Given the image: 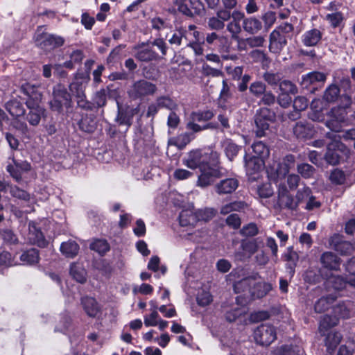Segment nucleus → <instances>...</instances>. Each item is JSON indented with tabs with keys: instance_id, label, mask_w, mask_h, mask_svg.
Segmentation results:
<instances>
[{
	"instance_id": "nucleus-29",
	"label": "nucleus",
	"mask_w": 355,
	"mask_h": 355,
	"mask_svg": "<svg viewBox=\"0 0 355 355\" xmlns=\"http://www.w3.org/2000/svg\"><path fill=\"white\" fill-rule=\"evenodd\" d=\"M89 248L103 257L110 250V245L106 239H96L90 243Z\"/></svg>"
},
{
	"instance_id": "nucleus-56",
	"label": "nucleus",
	"mask_w": 355,
	"mask_h": 355,
	"mask_svg": "<svg viewBox=\"0 0 355 355\" xmlns=\"http://www.w3.org/2000/svg\"><path fill=\"white\" fill-rule=\"evenodd\" d=\"M240 148L232 141H228L225 146V153L229 159L232 160L237 155Z\"/></svg>"
},
{
	"instance_id": "nucleus-20",
	"label": "nucleus",
	"mask_w": 355,
	"mask_h": 355,
	"mask_svg": "<svg viewBox=\"0 0 355 355\" xmlns=\"http://www.w3.org/2000/svg\"><path fill=\"white\" fill-rule=\"evenodd\" d=\"M4 108L14 119L23 116L26 112L23 103L17 98H12L7 101Z\"/></svg>"
},
{
	"instance_id": "nucleus-48",
	"label": "nucleus",
	"mask_w": 355,
	"mask_h": 355,
	"mask_svg": "<svg viewBox=\"0 0 355 355\" xmlns=\"http://www.w3.org/2000/svg\"><path fill=\"white\" fill-rule=\"evenodd\" d=\"M257 130L256 135L259 137H261L266 135V131L268 130L269 123L268 120L261 119L260 117H255L254 119Z\"/></svg>"
},
{
	"instance_id": "nucleus-51",
	"label": "nucleus",
	"mask_w": 355,
	"mask_h": 355,
	"mask_svg": "<svg viewBox=\"0 0 355 355\" xmlns=\"http://www.w3.org/2000/svg\"><path fill=\"white\" fill-rule=\"evenodd\" d=\"M347 114L345 109L339 106L332 108L329 112L331 117L340 122H343L345 120Z\"/></svg>"
},
{
	"instance_id": "nucleus-63",
	"label": "nucleus",
	"mask_w": 355,
	"mask_h": 355,
	"mask_svg": "<svg viewBox=\"0 0 355 355\" xmlns=\"http://www.w3.org/2000/svg\"><path fill=\"white\" fill-rule=\"evenodd\" d=\"M143 74L144 78L147 80H156L159 77L158 70L155 67L152 66L144 67Z\"/></svg>"
},
{
	"instance_id": "nucleus-34",
	"label": "nucleus",
	"mask_w": 355,
	"mask_h": 355,
	"mask_svg": "<svg viewBox=\"0 0 355 355\" xmlns=\"http://www.w3.org/2000/svg\"><path fill=\"white\" fill-rule=\"evenodd\" d=\"M70 275L76 282L84 284L87 281V272L85 269L79 267L76 263L71 264Z\"/></svg>"
},
{
	"instance_id": "nucleus-43",
	"label": "nucleus",
	"mask_w": 355,
	"mask_h": 355,
	"mask_svg": "<svg viewBox=\"0 0 355 355\" xmlns=\"http://www.w3.org/2000/svg\"><path fill=\"white\" fill-rule=\"evenodd\" d=\"M342 335L337 331H331L326 336L325 343L328 348L334 349L341 341Z\"/></svg>"
},
{
	"instance_id": "nucleus-33",
	"label": "nucleus",
	"mask_w": 355,
	"mask_h": 355,
	"mask_svg": "<svg viewBox=\"0 0 355 355\" xmlns=\"http://www.w3.org/2000/svg\"><path fill=\"white\" fill-rule=\"evenodd\" d=\"M340 89L338 85L331 84L325 89L323 100L327 103H334L340 96Z\"/></svg>"
},
{
	"instance_id": "nucleus-55",
	"label": "nucleus",
	"mask_w": 355,
	"mask_h": 355,
	"mask_svg": "<svg viewBox=\"0 0 355 355\" xmlns=\"http://www.w3.org/2000/svg\"><path fill=\"white\" fill-rule=\"evenodd\" d=\"M94 266L98 270L105 275H110L112 272L110 263L105 259L96 261Z\"/></svg>"
},
{
	"instance_id": "nucleus-5",
	"label": "nucleus",
	"mask_w": 355,
	"mask_h": 355,
	"mask_svg": "<svg viewBox=\"0 0 355 355\" xmlns=\"http://www.w3.org/2000/svg\"><path fill=\"white\" fill-rule=\"evenodd\" d=\"M215 114L216 112L212 110L192 112L190 115L191 121L187 123L186 128L193 132H199L208 129L216 130L219 128L217 122H209L203 125L196 123V122L209 121L213 119Z\"/></svg>"
},
{
	"instance_id": "nucleus-12",
	"label": "nucleus",
	"mask_w": 355,
	"mask_h": 355,
	"mask_svg": "<svg viewBox=\"0 0 355 355\" xmlns=\"http://www.w3.org/2000/svg\"><path fill=\"white\" fill-rule=\"evenodd\" d=\"M80 305L89 318H99L102 315L103 306L94 297L83 296L80 298Z\"/></svg>"
},
{
	"instance_id": "nucleus-1",
	"label": "nucleus",
	"mask_w": 355,
	"mask_h": 355,
	"mask_svg": "<svg viewBox=\"0 0 355 355\" xmlns=\"http://www.w3.org/2000/svg\"><path fill=\"white\" fill-rule=\"evenodd\" d=\"M182 164L191 170L199 169L197 184L200 187L211 185L224 175L220 154L211 148L190 150L182 159Z\"/></svg>"
},
{
	"instance_id": "nucleus-14",
	"label": "nucleus",
	"mask_w": 355,
	"mask_h": 355,
	"mask_svg": "<svg viewBox=\"0 0 355 355\" xmlns=\"http://www.w3.org/2000/svg\"><path fill=\"white\" fill-rule=\"evenodd\" d=\"M252 149L254 153V159H251L246 163V166L249 167L252 163L257 166V168L259 169L263 164V159L269 155V149L265 144L261 141H257L252 144Z\"/></svg>"
},
{
	"instance_id": "nucleus-2",
	"label": "nucleus",
	"mask_w": 355,
	"mask_h": 355,
	"mask_svg": "<svg viewBox=\"0 0 355 355\" xmlns=\"http://www.w3.org/2000/svg\"><path fill=\"white\" fill-rule=\"evenodd\" d=\"M53 98L49 102L51 112L58 115L62 121L76 120V111L71 94L64 85H55L52 92Z\"/></svg>"
},
{
	"instance_id": "nucleus-45",
	"label": "nucleus",
	"mask_w": 355,
	"mask_h": 355,
	"mask_svg": "<svg viewBox=\"0 0 355 355\" xmlns=\"http://www.w3.org/2000/svg\"><path fill=\"white\" fill-rule=\"evenodd\" d=\"M178 218L180 225L182 227L193 225L196 222V217L188 211H182Z\"/></svg>"
},
{
	"instance_id": "nucleus-26",
	"label": "nucleus",
	"mask_w": 355,
	"mask_h": 355,
	"mask_svg": "<svg viewBox=\"0 0 355 355\" xmlns=\"http://www.w3.org/2000/svg\"><path fill=\"white\" fill-rule=\"evenodd\" d=\"M320 261L324 267L330 270H337L340 265L338 257L331 252H324L321 255Z\"/></svg>"
},
{
	"instance_id": "nucleus-64",
	"label": "nucleus",
	"mask_w": 355,
	"mask_h": 355,
	"mask_svg": "<svg viewBox=\"0 0 355 355\" xmlns=\"http://www.w3.org/2000/svg\"><path fill=\"white\" fill-rule=\"evenodd\" d=\"M208 26L212 30L220 31L224 28L225 23L220 20L217 16L210 17L208 20Z\"/></svg>"
},
{
	"instance_id": "nucleus-4",
	"label": "nucleus",
	"mask_w": 355,
	"mask_h": 355,
	"mask_svg": "<svg viewBox=\"0 0 355 355\" xmlns=\"http://www.w3.org/2000/svg\"><path fill=\"white\" fill-rule=\"evenodd\" d=\"M228 10L226 8L219 10L216 16L223 22L232 18V21L228 24L227 29L232 34V38L236 40L239 46L242 49V45H244V39L240 37L239 34L241 33V28H244V14L238 11H234L231 14Z\"/></svg>"
},
{
	"instance_id": "nucleus-54",
	"label": "nucleus",
	"mask_w": 355,
	"mask_h": 355,
	"mask_svg": "<svg viewBox=\"0 0 355 355\" xmlns=\"http://www.w3.org/2000/svg\"><path fill=\"white\" fill-rule=\"evenodd\" d=\"M334 316L347 319L350 317V311L345 304H340L334 308Z\"/></svg>"
},
{
	"instance_id": "nucleus-61",
	"label": "nucleus",
	"mask_w": 355,
	"mask_h": 355,
	"mask_svg": "<svg viewBox=\"0 0 355 355\" xmlns=\"http://www.w3.org/2000/svg\"><path fill=\"white\" fill-rule=\"evenodd\" d=\"M312 196L311 190L308 187H304L301 189H299L296 193L295 198L297 200V205L303 202L304 200L309 198Z\"/></svg>"
},
{
	"instance_id": "nucleus-18",
	"label": "nucleus",
	"mask_w": 355,
	"mask_h": 355,
	"mask_svg": "<svg viewBox=\"0 0 355 355\" xmlns=\"http://www.w3.org/2000/svg\"><path fill=\"white\" fill-rule=\"evenodd\" d=\"M327 79L325 73L319 71H312L302 76L300 85L304 88H308L311 85L318 83H324Z\"/></svg>"
},
{
	"instance_id": "nucleus-22",
	"label": "nucleus",
	"mask_w": 355,
	"mask_h": 355,
	"mask_svg": "<svg viewBox=\"0 0 355 355\" xmlns=\"http://www.w3.org/2000/svg\"><path fill=\"white\" fill-rule=\"evenodd\" d=\"M289 171L282 162H279L267 170L268 175L270 180L277 181L286 177Z\"/></svg>"
},
{
	"instance_id": "nucleus-53",
	"label": "nucleus",
	"mask_w": 355,
	"mask_h": 355,
	"mask_svg": "<svg viewBox=\"0 0 355 355\" xmlns=\"http://www.w3.org/2000/svg\"><path fill=\"white\" fill-rule=\"evenodd\" d=\"M329 179L332 183L340 185L345 181V175L343 171L336 168L331 173Z\"/></svg>"
},
{
	"instance_id": "nucleus-47",
	"label": "nucleus",
	"mask_w": 355,
	"mask_h": 355,
	"mask_svg": "<svg viewBox=\"0 0 355 355\" xmlns=\"http://www.w3.org/2000/svg\"><path fill=\"white\" fill-rule=\"evenodd\" d=\"M327 283L328 286L338 291L345 288L347 284L346 280L340 276H331Z\"/></svg>"
},
{
	"instance_id": "nucleus-3",
	"label": "nucleus",
	"mask_w": 355,
	"mask_h": 355,
	"mask_svg": "<svg viewBox=\"0 0 355 355\" xmlns=\"http://www.w3.org/2000/svg\"><path fill=\"white\" fill-rule=\"evenodd\" d=\"M326 137L331 140L327 145L325 160L331 165H337L351 156V150L340 141V137L333 132H327Z\"/></svg>"
},
{
	"instance_id": "nucleus-37",
	"label": "nucleus",
	"mask_w": 355,
	"mask_h": 355,
	"mask_svg": "<svg viewBox=\"0 0 355 355\" xmlns=\"http://www.w3.org/2000/svg\"><path fill=\"white\" fill-rule=\"evenodd\" d=\"M87 84V83L73 80L69 85L71 94L75 96V98L83 96L85 94V90Z\"/></svg>"
},
{
	"instance_id": "nucleus-30",
	"label": "nucleus",
	"mask_w": 355,
	"mask_h": 355,
	"mask_svg": "<svg viewBox=\"0 0 355 355\" xmlns=\"http://www.w3.org/2000/svg\"><path fill=\"white\" fill-rule=\"evenodd\" d=\"M322 33L318 29H312L306 31L303 35V42L306 46H313L316 45L321 40Z\"/></svg>"
},
{
	"instance_id": "nucleus-24",
	"label": "nucleus",
	"mask_w": 355,
	"mask_h": 355,
	"mask_svg": "<svg viewBox=\"0 0 355 355\" xmlns=\"http://www.w3.org/2000/svg\"><path fill=\"white\" fill-rule=\"evenodd\" d=\"M236 302L241 307L244 306V296L241 295L236 297ZM244 315V310L242 308L232 309L225 314L226 320L230 322H233L239 320L241 321V317Z\"/></svg>"
},
{
	"instance_id": "nucleus-10",
	"label": "nucleus",
	"mask_w": 355,
	"mask_h": 355,
	"mask_svg": "<svg viewBox=\"0 0 355 355\" xmlns=\"http://www.w3.org/2000/svg\"><path fill=\"white\" fill-rule=\"evenodd\" d=\"M245 284L249 286V293L252 299L263 297L272 289L271 285L262 282L260 277L245 278Z\"/></svg>"
},
{
	"instance_id": "nucleus-9",
	"label": "nucleus",
	"mask_w": 355,
	"mask_h": 355,
	"mask_svg": "<svg viewBox=\"0 0 355 355\" xmlns=\"http://www.w3.org/2000/svg\"><path fill=\"white\" fill-rule=\"evenodd\" d=\"M157 89L155 84L141 79L133 83L128 92V95L132 100L142 99L146 96L153 95Z\"/></svg>"
},
{
	"instance_id": "nucleus-7",
	"label": "nucleus",
	"mask_w": 355,
	"mask_h": 355,
	"mask_svg": "<svg viewBox=\"0 0 355 355\" xmlns=\"http://www.w3.org/2000/svg\"><path fill=\"white\" fill-rule=\"evenodd\" d=\"M31 169L30 162L27 160L17 159L13 152L9 156L6 171L17 182H20L22 180L23 174L30 172Z\"/></svg>"
},
{
	"instance_id": "nucleus-60",
	"label": "nucleus",
	"mask_w": 355,
	"mask_h": 355,
	"mask_svg": "<svg viewBox=\"0 0 355 355\" xmlns=\"http://www.w3.org/2000/svg\"><path fill=\"white\" fill-rule=\"evenodd\" d=\"M77 107L86 111H94L92 101L86 98V95L81 97H76Z\"/></svg>"
},
{
	"instance_id": "nucleus-39",
	"label": "nucleus",
	"mask_w": 355,
	"mask_h": 355,
	"mask_svg": "<svg viewBox=\"0 0 355 355\" xmlns=\"http://www.w3.org/2000/svg\"><path fill=\"white\" fill-rule=\"evenodd\" d=\"M255 193L261 198H268L272 196L273 189L269 182L263 183L254 189Z\"/></svg>"
},
{
	"instance_id": "nucleus-50",
	"label": "nucleus",
	"mask_w": 355,
	"mask_h": 355,
	"mask_svg": "<svg viewBox=\"0 0 355 355\" xmlns=\"http://www.w3.org/2000/svg\"><path fill=\"white\" fill-rule=\"evenodd\" d=\"M279 86L282 93L295 94L298 91L296 85L288 80L281 81Z\"/></svg>"
},
{
	"instance_id": "nucleus-13",
	"label": "nucleus",
	"mask_w": 355,
	"mask_h": 355,
	"mask_svg": "<svg viewBox=\"0 0 355 355\" xmlns=\"http://www.w3.org/2000/svg\"><path fill=\"white\" fill-rule=\"evenodd\" d=\"M76 125L80 131L92 134L97 128L98 121L96 116L93 114H83L80 118L78 119L77 112L76 111Z\"/></svg>"
},
{
	"instance_id": "nucleus-40",
	"label": "nucleus",
	"mask_w": 355,
	"mask_h": 355,
	"mask_svg": "<svg viewBox=\"0 0 355 355\" xmlns=\"http://www.w3.org/2000/svg\"><path fill=\"white\" fill-rule=\"evenodd\" d=\"M41 107H32L26 114V119L33 126L37 125L41 120Z\"/></svg>"
},
{
	"instance_id": "nucleus-38",
	"label": "nucleus",
	"mask_w": 355,
	"mask_h": 355,
	"mask_svg": "<svg viewBox=\"0 0 355 355\" xmlns=\"http://www.w3.org/2000/svg\"><path fill=\"white\" fill-rule=\"evenodd\" d=\"M9 193L12 197L28 202L31 199L30 193L16 185H10Z\"/></svg>"
},
{
	"instance_id": "nucleus-62",
	"label": "nucleus",
	"mask_w": 355,
	"mask_h": 355,
	"mask_svg": "<svg viewBox=\"0 0 355 355\" xmlns=\"http://www.w3.org/2000/svg\"><path fill=\"white\" fill-rule=\"evenodd\" d=\"M197 303L200 306H206L212 302V296L209 292H202L196 297Z\"/></svg>"
},
{
	"instance_id": "nucleus-49",
	"label": "nucleus",
	"mask_w": 355,
	"mask_h": 355,
	"mask_svg": "<svg viewBox=\"0 0 355 355\" xmlns=\"http://www.w3.org/2000/svg\"><path fill=\"white\" fill-rule=\"evenodd\" d=\"M0 236L6 243L16 244L18 243V239L12 230L10 229H3L0 231Z\"/></svg>"
},
{
	"instance_id": "nucleus-23",
	"label": "nucleus",
	"mask_w": 355,
	"mask_h": 355,
	"mask_svg": "<svg viewBox=\"0 0 355 355\" xmlns=\"http://www.w3.org/2000/svg\"><path fill=\"white\" fill-rule=\"evenodd\" d=\"M80 250L79 245L73 240H68L62 242L60 250L66 258L73 259L77 256Z\"/></svg>"
},
{
	"instance_id": "nucleus-21",
	"label": "nucleus",
	"mask_w": 355,
	"mask_h": 355,
	"mask_svg": "<svg viewBox=\"0 0 355 355\" xmlns=\"http://www.w3.org/2000/svg\"><path fill=\"white\" fill-rule=\"evenodd\" d=\"M278 198L279 205L288 209H296L298 205L297 201L295 202L293 196L288 194L287 189L285 186H282L278 191Z\"/></svg>"
},
{
	"instance_id": "nucleus-46",
	"label": "nucleus",
	"mask_w": 355,
	"mask_h": 355,
	"mask_svg": "<svg viewBox=\"0 0 355 355\" xmlns=\"http://www.w3.org/2000/svg\"><path fill=\"white\" fill-rule=\"evenodd\" d=\"M297 171L302 178L307 179L313 175L315 169L313 166L309 164L302 163L297 164Z\"/></svg>"
},
{
	"instance_id": "nucleus-25",
	"label": "nucleus",
	"mask_w": 355,
	"mask_h": 355,
	"mask_svg": "<svg viewBox=\"0 0 355 355\" xmlns=\"http://www.w3.org/2000/svg\"><path fill=\"white\" fill-rule=\"evenodd\" d=\"M135 58L141 62H148L159 59L158 53L151 48L138 49L135 54Z\"/></svg>"
},
{
	"instance_id": "nucleus-32",
	"label": "nucleus",
	"mask_w": 355,
	"mask_h": 355,
	"mask_svg": "<svg viewBox=\"0 0 355 355\" xmlns=\"http://www.w3.org/2000/svg\"><path fill=\"white\" fill-rule=\"evenodd\" d=\"M270 49H281L286 44V38L285 35L279 33L278 31H273L270 35Z\"/></svg>"
},
{
	"instance_id": "nucleus-19",
	"label": "nucleus",
	"mask_w": 355,
	"mask_h": 355,
	"mask_svg": "<svg viewBox=\"0 0 355 355\" xmlns=\"http://www.w3.org/2000/svg\"><path fill=\"white\" fill-rule=\"evenodd\" d=\"M293 133L297 138L308 139L313 137L315 130L311 123L300 121L293 127Z\"/></svg>"
},
{
	"instance_id": "nucleus-42",
	"label": "nucleus",
	"mask_w": 355,
	"mask_h": 355,
	"mask_svg": "<svg viewBox=\"0 0 355 355\" xmlns=\"http://www.w3.org/2000/svg\"><path fill=\"white\" fill-rule=\"evenodd\" d=\"M157 104L159 107L166 108L169 110L177 109V103L169 96H162L157 98Z\"/></svg>"
},
{
	"instance_id": "nucleus-28",
	"label": "nucleus",
	"mask_w": 355,
	"mask_h": 355,
	"mask_svg": "<svg viewBox=\"0 0 355 355\" xmlns=\"http://www.w3.org/2000/svg\"><path fill=\"white\" fill-rule=\"evenodd\" d=\"M19 259L24 264H36L40 261V251L35 248H30L24 251Z\"/></svg>"
},
{
	"instance_id": "nucleus-58",
	"label": "nucleus",
	"mask_w": 355,
	"mask_h": 355,
	"mask_svg": "<svg viewBox=\"0 0 355 355\" xmlns=\"http://www.w3.org/2000/svg\"><path fill=\"white\" fill-rule=\"evenodd\" d=\"M236 272L234 270L230 274V279L233 280V289L236 293H241L244 291L243 280L244 277L241 278L239 280H236Z\"/></svg>"
},
{
	"instance_id": "nucleus-52",
	"label": "nucleus",
	"mask_w": 355,
	"mask_h": 355,
	"mask_svg": "<svg viewBox=\"0 0 355 355\" xmlns=\"http://www.w3.org/2000/svg\"><path fill=\"white\" fill-rule=\"evenodd\" d=\"M261 28V23L255 18H250L245 20V31L255 33Z\"/></svg>"
},
{
	"instance_id": "nucleus-8",
	"label": "nucleus",
	"mask_w": 355,
	"mask_h": 355,
	"mask_svg": "<svg viewBox=\"0 0 355 355\" xmlns=\"http://www.w3.org/2000/svg\"><path fill=\"white\" fill-rule=\"evenodd\" d=\"M117 104V114L116 121L119 125H125V131H128L133 123V118L140 112V104L136 106L122 105L119 101Z\"/></svg>"
},
{
	"instance_id": "nucleus-57",
	"label": "nucleus",
	"mask_w": 355,
	"mask_h": 355,
	"mask_svg": "<svg viewBox=\"0 0 355 355\" xmlns=\"http://www.w3.org/2000/svg\"><path fill=\"white\" fill-rule=\"evenodd\" d=\"M309 105L308 99L304 96H298L293 101V108L295 111L302 112L306 110Z\"/></svg>"
},
{
	"instance_id": "nucleus-11",
	"label": "nucleus",
	"mask_w": 355,
	"mask_h": 355,
	"mask_svg": "<svg viewBox=\"0 0 355 355\" xmlns=\"http://www.w3.org/2000/svg\"><path fill=\"white\" fill-rule=\"evenodd\" d=\"M277 338L275 327L270 324H261L254 331V338L257 343L268 346Z\"/></svg>"
},
{
	"instance_id": "nucleus-27",
	"label": "nucleus",
	"mask_w": 355,
	"mask_h": 355,
	"mask_svg": "<svg viewBox=\"0 0 355 355\" xmlns=\"http://www.w3.org/2000/svg\"><path fill=\"white\" fill-rule=\"evenodd\" d=\"M338 324V318L329 315H324L319 324V332L321 336H326V332Z\"/></svg>"
},
{
	"instance_id": "nucleus-41",
	"label": "nucleus",
	"mask_w": 355,
	"mask_h": 355,
	"mask_svg": "<svg viewBox=\"0 0 355 355\" xmlns=\"http://www.w3.org/2000/svg\"><path fill=\"white\" fill-rule=\"evenodd\" d=\"M336 300L335 297L331 295L322 297L320 298L315 304V311L317 313H322L328 309L331 303Z\"/></svg>"
},
{
	"instance_id": "nucleus-44",
	"label": "nucleus",
	"mask_w": 355,
	"mask_h": 355,
	"mask_svg": "<svg viewBox=\"0 0 355 355\" xmlns=\"http://www.w3.org/2000/svg\"><path fill=\"white\" fill-rule=\"evenodd\" d=\"M182 38H184L186 40H189L187 38V29L183 27H180L172 35L171 37L168 40V42L171 44L180 46Z\"/></svg>"
},
{
	"instance_id": "nucleus-59",
	"label": "nucleus",
	"mask_w": 355,
	"mask_h": 355,
	"mask_svg": "<svg viewBox=\"0 0 355 355\" xmlns=\"http://www.w3.org/2000/svg\"><path fill=\"white\" fill-rule=\"evenodd\" d=\"M263 79L268 84L274 86V85H279L281 83V76L278 73H271L266 72L263 74Z\"/></svg>"
},
{
	"instance_id": "nucleus-35",
	"label": "nucleus",
	"mask_w": 355,
	"mask_h": 355,
	"mask_svg": "<svg viewBox=\"0 0 355 355\" xmlns=\"http://www.w3.org/2000/svg\"><path fill=\"white\" fill-rule=\"evenodd\" d=\"M187 32V38L189 39L187 40L188 42L205 43V34L203 32L198 31L196 25H189Z\"/></svg>"
},
{
	"instance_id": "nucleus-31",
	"label": "nucleus",
	"mask_w": 355,
	"mask_h": 355,
	"mask_svg": "<svg viewBox=\"0 0 355 355\" xmlns=\"http://www.w3.org/2000/svg\"><path fill=\"white\" fill-rule=\"evenodd\" d=\"M126 47L125 44H121L114 47L109 53L107 58V64L109 66H114L122 58V50Z\"/></svg>"
},
{
	"instance_id": "nucleus-16",
	"label": "nucleus",
	"mask_w": 355,
	"mask_h": 355,
	"mask_svg": "<svg viewBox=\"0 0 355 355\" xmlns=\"http://www.w3.org/2000/svg\"><path fill=\"white\" fill-rule=\"evenodd\" d=\"M29 239L33 245L41 248H46L49 245L41 229L37 227L33 222L29 223Z\"/></svg>"
},
{
	"instance_id": "nucleus-17",
	"label": "nucleus",
	"mask_w": 355,
	"mask_h": 355,
	"mask_svg": "<svg viewBox=\"0 0 355 355\" xmlns=\"http://www.w3.org/2000/svg\"><path fill=\"white\" fill-rule=\"evenodd\" d=\"M239 187V181L236 178H226L220 180L216 184L215 189L217 193L230 194L233 193Z\"/></svg>"
},
{
	"instance_id": "nucleus-15",
	"label": "nucleus",
	"mask_w": 355,
	"mask_h": 355,
	"mask_svg": "<svg viewBox=\"0 0 355 355\" xmlns=\"http://www.w3.org/2000/svg\"><path fill=\"white\" fill-rule=\"evenodd\" d=\"M178 10L189 17L199 16L205 12V7L200 0H189V3H180Z\"/></svg>"
},
{
	"instance_id": "nucleus-6",
	"label": "nucleus",
	"mask_w": 355,
	"mask_h": 355,
	"mask_svg": "<svg viewBox=\"0 0 355 355\" xmlns=\"http://www.w3.org/2000/svg\"><path fill=\"white\" fill-rule=\"evenodd\" d=\"M35 42L38 48L48 54L63 46L65 39L61 35L43 31L35 35Z\"/></svg>"
},
{
	"instance_id": "nucleus-36",
	"label": "nucleus",
	"mask_w": 355,
	"mask_h": 355,
	"mask_svg": "<svg viewBox=\"0 0 355 355\" xmlns=\"http://www.w3.org/2000/svg\"><path fill=\"white\" fill-rule=\"evenodd\" d=\"M107 103V96L105 91L102 89L95 93L94 95L92 104L93 106L94 111H97L99 108L106 105Z\"/></svg>"
}]
</instances>
